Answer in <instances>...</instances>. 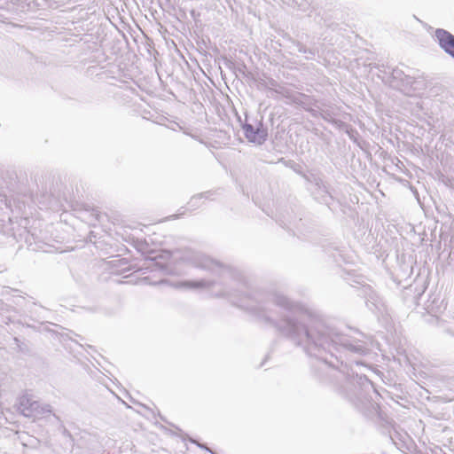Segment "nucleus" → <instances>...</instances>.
Here are the masks:
<instances>
[{
    "mask_svg": "<svg viewBox=\"0 0 454 454\" xmlns=\"http://www.w3.org/2000/svg\"><path fill=\"white\" fill-rule=\"evenodd\" d=\"M435 36L440 46L452 58H454V35L444 29H437Z\"/></svg>",
    "mask_w": 454,
    "mask_h": 454,
    "instance_id": "1",
    "label": "nucleus"
},
{
    "mask_svg": "<svg viewBox=\"0 0 454 454\" xmlns=\"http://www.w3.org/2000/svg\"><path fill=\"white\" fill-rule=\"evenodd\" d=\"M39 407V403L35 401H32L27 395H22L20 398L19 410L26 417L34 416Z\"/></svg>",
    "mask_w": 454,
    "mask_h": 454,
    "instance_id": "2",
    "label": "nucleus"
}]
</instances>
